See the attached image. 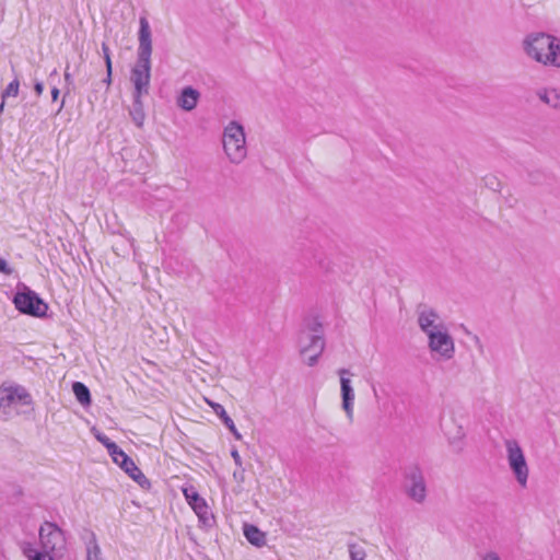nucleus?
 Here are the masks:
<instances>
[{
  "mask_svg": "<svg viewBox=\"0 0 560 560\" xmlns=\"http://www.w3.org/2000/svg\"><path fill=\"white\" fill-rule=\"evenodd\" d=\"M86 560H104L102 558L101 548L94 535H92V539L86 548Z\"/></svg>",
  "mask_w": 560,
  "mask_h": 560,
  "instance_id": "nucleus-21",
  "label": "nucleus"
},
{
  "mask_svg": "<svg viewBox=\"0 0 560 560\" xmlns=\"http://www.w3.org/2000/svg\"><path fill=\"white\" fill-rule=\"evenodd\" d=\"M130 478H132L139 486L142 488L149 487L150 481L142 474V471L137 467L131 457H129L125 452L122 454H118L117 460H114Z\"/></svg>",
  "mask_w": 560,
  "mask_h": 560,
  "instance_id": "nucleus-11",
  "label": "nucleus"
},
{
  "mask_svg": "<svg viewBox=\"0 0 560 560\" xmlns=\"http://www.w3.org/2000/svg\"><path fill=\"white\" fill-rule=\"evenodd\" d=\"M105 66H106V72H109V74L113 73V66H112V59L110 56H107L104 58Z\"/></svg>",
  "mask_w": 560,
  "mask_h": 560,
  "instance_id": "nucleus-31",
  "label": "nucleus"
},
{
  "mask_svg": "<svg viewBox=\"0 0 560 560\" xmlns=\"http://www.w3.org/2000/svg\"><path fill=\"white\" fill-rule=\"evenodd\" d=\"M199 97L200 93L196 89L186 86L182 90L177 98V105L182 109L190 112L196 108Z\"/></svg>",
  "mask_w": 560,
  "mask_h": 560,
  "instance_id": "nucleus-15",
  "label": "nucleus"
},
{
  "mask_svg": "<svg viewBox=\"0 0 560 560\" xmlns=\"http://www.w3.org/2000/svg\"><path fill=\"white\" fill-rule=\"evenodd\" d=\"M184 495L189 503V505L192 508V510L196 512L200 521L203 523H207L211 517L209 513V508L205 501L203 498L199 495V493L196 491L194 487L185 488L183 490Z\"/></svg>",
  "mask_w": 560,
  "mask_h": 560,
  "instance_id": "nucleus-12",
  "label": "nucleus"
},
{
  "mask_svg": "<svg viewBox=\"0 0 560 560\" xmlns=\"http://www.w3.org/2000/svg\"><path fill=\"white\" fill-rule=\"evenodd\" d=\"M528 57L544 66L560 68V39L546 33H534L524 39Z\"/></svg>",
  "mask_w": 560,
  "mask_h": 560,
  "instance_id": "nucleus-2",
  "label": "nucleus"
},
{
  "mask_svg": "<svg viewBox=\"0 0 560 560\" xmlns=\"http://www.w3.org/2000/svg\"><path fill=\"white\" fill-rule=\"evenodd\" d=\"M143 95H137L132 94V106L129 110V115L132 119V121L138 126L142 127L144 121V109H143V103L141 101V97Z\"/></svg>",
  "mask_w": 560,
  "mask_h": 560,
  "instance_id": "nucleus-19",
  "label": "nucleus"
},
{
  "mask_svg": "<svg viewBox=\"0 0 560 560\" xmlns=\"http://www.w3.org/2000/svg\"><path fill=\"white\" fill-rule=\"evenodd\" d=\"M233 477H234V479H236V480L243 481V478H244V470L242 469L241 471H234V472H233Z\"/></svg>",
  "mask_w": 560,
  "mask_h": 560,
  "instance_id": "nucleus-35",
  "label": "nucleus"
},
{
  "mask_svg": "<svg viewBox=\"0 0 560 560\" xmlns=\"http://www.w3.org/2000/svg\"><path fill=\"white\" fill-rule=\"evenodd\" d=\"M34 91L37 96H40L44 91V83L42 81H35Z\"/></svg>",
  "mask_w": 560,
  "mask_h": 560,
  "instance_id": "nucleus-29",
  "label": "nucleus"
},
{
  "mask_svg": "<svg viewBox=\"0 0 560 560\" xmlns=\"http://www.w3.org/2000/svg\"><path fill=\"white\" fill-rule=\"evenodd\" d=\"M313 259H314V261H315L316 264H318V265H322V264H323V259H322L319 256H317V255H314V256H313Z\"/></svg>",
  "mask_w": 560,
  "mask_h": 560,
  "instance_id": "nucleus-38",
  "label": "nucleus"
},
{
  "mask_svg": "<svg viewBox=\"0 0 560 560\" xmlns=\"http://www.w3.org/2000/svg\"><path fill=\"white\" fill-rule=\"evenodd\" d=\"M486 185L489 186L491 189L497 190L498 187L500 186V183L497 182L494 177H491L486 179Z\"/></svg>",
  "mask_w": 560,
  "mask_h": 560,
  "instance_id": "nucleus-28",
  "label": "nucleus"
},
{
  "mask_svg": "<svg viewBox=\"0 0 560 560\" xmlns=\"http://www.w3.org/2000/svg\"><path fill=\"white\" fill-rule=\"evenodd\" d=\"M483 560H500L495 552H489L483 557Z\"/></svg>",
  "mask_w": 560,
  "mask_h": 560,
  "instance_id": "nucleus-33",
  "label": "nucleus"
},
{
  "mask_svg": "<svg viewBox=\"0 0 560 560\" xmlns=\"http://www.w3.org/2000/svg\"><path fill=\"white\" fill-rule=\"evenodd\" d=\"M505 446L508 451V462L511 470L513 471L520 486L526 487L528 478V466L520 444L515 440H508L505 442Z\"/></svg>",
  "mask_w": 560,
  "mask_h": 560,
  "instance_id": "nucleus-7",
  "label": "nucleus"
},
{
  "mask_svg": "<svg viewBox=\"0 0 560 560\" xmlns=\"http://www.w3.org/2000/svg\"><path fill=\"white\" fill-rule=\"evenodd\" d=\"M19 89H20V82L18 78H14L13 81H11L8 86L2 91L1 98L5 100L10 96H18L19 95Z\"/></svg>",
  "mask_w": 560,
  "mask_h": 560,
  "instance_id": "nucleus-23",
  "label": "nucleus"
},
{
  "mask_svg": "<svg viewBox=\"0 0 560 560\" xmlns=\"http://www.w3.org/2000/svg\"><path fill=\"white\" fill-rule=\"evenodd\" d=\"M59 93H60V91H59V89H58V88L54 86V88L51 89V97H52V101H56V100L58 98Z\"/></svg>",
  "mask_w": 560,
  "mask_h": 560,
  "instance_id": "nucleus-36",
  "label": "nucleus"
},
{
  "mask_svg": "<svg viewBox=\"0 0 560 560\" xmlns=\"http://www.w3.org/2000/svg\"><path fill=\"white\" fill-rule=\"evenodd\" d=\"M63 106H65V101H62V102H61V104H60V106H59V108H58V113H59V112H61V109L63 108Z\"/></svg>",
  "mask_w": 560,
  "mask_h": 560,
  "instance_id": "nucleus-40",
  "label": "nucleus"
},
{
  "mask_svg": "<svg viewBox=\"0 0 560 560\" xmlns=\"http://www.w3.org/2000/svg\"><path fill=\"white\" fill-rule=\"evenodd\" d=\"M348 549L351 560H365V550L360 545L351 542L348 545Z\"/></svg>",
  "mask_w": 560,
  "mask_h": 560,
  "instance_id": "nucleus-22",
  "label": "nucleus"
},
{
  "mask_svg": "<svg viewBox=\"0 0 560 560\" xmlns=\"http://www.w3.org/2000/svg\"><path fill=\"white\" fill-rule=\"evenodd\" d=\"M95 438L98 442H101L105 447L108 445V443L112 441L108 436H106L103 433L95 434Z\"/></svg>",
  "mask_w": 560,
  "mask_h": 560,
  "instance_id": "nucleus-27",
  "label": "nucleus"
},
{
  "mask_svg": "<svg viewBox=\"0 0 560 560\" xmlns=\"http://www.w3.org/2000/svg\"><path fill=\"white\" fill-rule=\"evenodd\" d=\"M209 406L212 408L213 412L221 419V421L224 423V425L229 429V431L234 435L236 440H241L242 435L237 431L234 421L231 419V417L225 411L224 407L221 404L213 402L207 400Z\"/></svg>",
  "mask_w": 560,
  "mask_h": 560,
  "instance_id": "nucleus-16",
  "label": "nucleus"
},
{
  "mask_svg": "<svg viewBox=\"0 0 560 560\" xmlns=\"http://www.w3.org/2000/svg\"><path fill=\"white\" fill-rule=\"evenodd\" d=\"M72 390L77 400L82 406H89L91 404L90 389L81 382H74L72 384Z\"/></svg>",
  "mask_w": 560,
  "mask_h": 560,
  "instance_id": "nucleus-20",
  "label": "nucleus"
},
{
  "mask_svg": "<svg viewBox=\"0 0 560 560\" xmlns=\"http://www.w3.org/2000/svg\"><path fill=\"white\" fill-rule=\"evenodd\" d=\"M4 101L5 100H2V102L0 103V114L3 112L4 109Z\"/></svg>",
  "mask_w": 560,
  "mask_h": 560,
  "instance_id": "nucleus-39",
  "label": "nucleus"
},
{
  "mask_svg": "<svg viewBox=\"0 0 560 560\" xmlns=\"http://www.w3.org/2000/svg\"><path fill=\"white\" fill-rule=\"evenodd\" d=\"M57 74V70L55 69L50 75Z\"/></svg>",
  "mask_w": 560,
  "mask_h": 560,
  "instance_id": "nucleus-41",
  "label": "nucleus"
},
{
  "mask_svg": "<svg viewBox=\"0 0 560 560\" xmlns=\"http://www.w3.org/2000/svg\"><path fill=\"white\" fill-rule=\"evenodd\" d=\"M102 50H103L104 58L107 56H110V49L107 44H105V43L102 44Z\"/></svg>",
  "mask_w": 560,
  "mask_h": 560,
  "instance_id": "nucleus-34",
  "label": "nucleus"
},
{
  "mask_svg": "<svg viewBox=\"0 0 560 560\" xmlns=\"http://www.w3.org/2000/svg\"><path fill=\"white\" fill-rule=\"evenodd\" d=\"M319 357L320 355H317V353H313L312 352L311 355L307 358V362H306L307 365L308 366H314L317 363Z\"/></svg>",
  "mask_w": 560,
  "mask_h": 560,
  "instance_id": "nucleus-30",
  "label": "nucleus"
},
{
  "mask_svg": "<svg viewBox=\"0 0 560 560\" xmlns=\"http://www.w3.org/2000/svg\"><path fill=\"white\" fill-rule=\"evenodd\" d=\"M313 334L308 337V343L303 346L301 349L302 354H306L307 352L317 353V355H322L325 349V340L322 332V324L315 320L311 327Z\"/></svg>",
  "mask_w": 560,
  "mask_h": 560,
  "instance_id": "nucleus-13",
  "label": "nucleus"
},
{
  "mask_svg": "<svg viewBox=\"0 0 560 560\" xmlns=\"http://www.w3.org/2000/svg\"><path fill=\"white\" fill-rule=\"evenodd\" d=\"M223 149L232 163H241L247 154L245 132L236 121H231L224 129Z\"/></svg>",
  "mask_w": 560,
  "mask_h": 560,
  "instance_id": "nucleus-4",
  "label": "nucleus"
},
{
  "mask_svg": "<svg viewBox=\"0 0 560 560\" xmlns=\"http://www.w3.org/2000/svg\"><path fill=\"white\" fill-rule=\"evenodd\" d=\"M0 272L7 276H10L13 272V269L9 266L8 261L4 258L0 257Z\"/></svg>",
  "mask_w": 560,
  "mask_h": 560,
  "instance_id": "nucleus-25",
  "label": "nucleus"
},
{
  "mask_svg": "<svg viewBox=\"0 0 560 560\" xmlns=\"http://www.w3.org/2000/svg\"><path fill=\"white\" fill-rule=\"evenodd\" d=\"M12 302L20 313L33 317H44L48 311V304L26 285L14 294Z\"/></svg>",
  "mask_w": 560,
  "mask_h": 560,
  "instance_id": "nucleus-5",
  "label": "nucleus"
},
{
  "mask_svg": "<svg viewBox=\"0 0 560 560\" xmlns=\"http://www.w3.org/2000/svg\"><path fill=\"white\" fill-rule=\"evenodd\" d=\"M109 455L112 456L113 460H117L118 454H122L124 451L113 441L108 443L106 446Z\"/></svg>",
  "mask_w": 560,
  "mask_h": 560,
  "instance_id": "nucleus-24",
  "label": "nucleus"
},
{
  "mask_svg": "<svg viewBox=\"0 0 560 560\" xmlns=\"http://www.w3.org/2000/svg\"><path fill=\"white\" fill-rule=\"evenodd\" d=\"M32 397L21 385L0 386V412L10 416L11 408L16 405L28 406Z\"/></svg>",
  "mask_w": 560,
  "mask_h": 560,
  "instance_id": "nucleus-6",
  "label": "nucleus"
},
{
  "mask_svg": "<svg viewBox=\"0 0 560 560\" xmlns=\"http://www.w3.org/2000/svg\"><path fill=\"white\" fill-rule=\"evenodd\" d=\"M439 319L438 313L433 308L423 306L422 310L418 311V324L423 332L428 336L430 332L440 330L443 325L435 324Z\"/></svg>",
  "mask_w": 560,
  "mask_h": 560,
  "instance_id": "nucleus-14",
  "label": "nucleus"
},
{
  "mask_svg": "<svg viewBox=\"0 0 560 560\" xmlns=\"http://www.w3.org/2000/svg\"><path fill=\"white\" fill-rule=\"evenodd\" d=\"M231 456L233 457L235 465L242 468V457L236 448L231 451Z\"/></svg>",
  "mask_w": 560,
  "mask_h": 560,
  "instance_id": "nucleus-26",
  "label": "nucleus"
},
{
  "mask_svg": "<svg viewBox=\"0 0 560 560\" xmlns=\"http://www.w3.org/2000/svg\"><path fill=\"white\" fill-rule=\"evenodd\" d=\"M243 533L246 539L255 547H262L266 545V534L253 524H244Z\"/></svg>",
  "mask_w": 560,
  "mask_h": 560,
  "instance_id": "nucleus-18",
  "label": "nucleus"
},
{
  "mask_svg": "<svg viewBox=\"0 0 560 560\" xmlns=\"http://www.w3.org/2000/svg\"><path fill=\"white\" fill-rule=\"evenodd\" d=\"M537 97L548 106L560 109V90L556 88H542L537 90Z\"/></svg>",
  "mask_w": 560,
  "mask_h": 560,
  "instance_id": "nucleus-17",
  "label": "nucleus"
},
{
  "mask_svg": "<svg viewBox=\"0 0 560 560\" xmlns=\"http://www.w3.org/2000/svg\"><path fill=\"white\" fill-rule=\"evenodd\" d=\"M68 69H69V67H67L66 71H65V81H66L67 85H71V84H73V79H72L71 74L68 72Z\"/></svg>",
  "mask_w": 560,
  "mask_h": 560,
  "instance_id": "nucleus-32",
  "label": "nucleus"
},
{
  "mask_svg": "<svg viewBox=\"0 0 560 560\" xmlns=\"http://www.w3.org/2000/svg\"><path fill=\"white\" fill-rule=\"evenodd\" d=\"M428 337L431 351L438 352L446 360L453 358L455 352L454 342L446 330H435L434 332H430Z\"/></svg>",
  "mask_w": 560,
  "mask_h": 560,
  "instance_id": "nucleus-9",
  "label": "nucleus"
},
{
  "mask_svg": "<svg viewBox=\"0 0 560 560\" xmlns=\"http://www.w3.org/2000/svg\"><path fill=\"white\" fill-rule=\"evenodd\" d=\"M405 491L411 500L422 503L427 498V483L418 466L409 467L405 472Z\"/></svg>",
  "mask_w": 560,
  "mask_h": 560,
  "instance_id": "nucleus-8",
  "label": "nucleus"
},
{
  "mask_svg": "<svg viewBox=\"0 0 560 560\" xmlns=\"http://www.w3.org/2000/svg\"><path fill=\"white\" fill-rule=\"evenodd\" d=\"M340 377V392L342 399V409L345 410L348 419L352 421L353 419V402H354V390L351 385V381L348 375H352V373L348 369H339L337 371Z\"/></svg>",
  "mask_w": 560,
  "mask_h": 560,
  "instance_id": "nucleus-10",
  "label": "nucleus"
},
{
  "mask_svg": "<svg viewBox=\"0 0 560 560\" xmlns=\"http://www.w3.org/2000/svg\"><path fill=\"white\" fill-rule=\"evenodd\" d=\"M104 82L107 85H110V83H112V74H109V72H106V78L104 79Z\"/></svg>",
  "mask_w": 560,
  "mask_h": 560,
  "instance_id": "nucleus-37",
  "label": "nucleus"
},
{
  "mask_svg": "<svg viewBox=\"0 0 560 560\" xmlns=\"http://www.w3.org/2000/svg\"><path fill=\"white\" fill-rule=\"evenodd\" d=\"M40 550L27 548L24 550L30 560H55L62 556L66 549L63 532L54 523L45 522L39 528Z\"/></svg>",
  "mask_w": 560,
  "mask_h": 560,
  "instance_id": "nucleus-3",
  "label": "nucleus"
},
{
  "mask_svg": "<svg viewBox=\"0 0 560 560\" xmlns=\"http://www.w3.org/2000/svg\"><path fill=\"white\" fill-rule=\"evenodd\" d=\"M137 60L130 71L132 94L148 95L151 81L152 34L149 21L144 16L139 20Z\"/></svg>",
  "mask_w": 560,
  "mask_h": 560,
  "instance_id": "nucleus-1",
  "label": "nucleus"
}]
</instances>
